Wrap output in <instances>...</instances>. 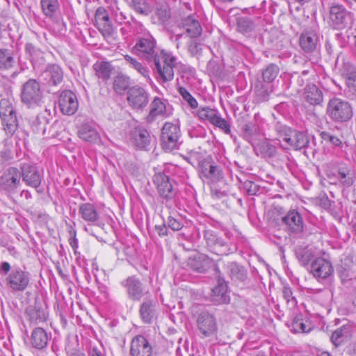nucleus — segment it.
Returning a JSON list of instances; mask_svg holds the SVG:
<instances>
[{
    "mask_svg": "<svg viewBox=\"0 0 356 356\" xmlns=\"http://www.w3.org/2000/svg\"><path fill=\"white\" fill-rule=\"evenodd\" d=\"M125 60L140 73L147 81H151L149 76V71L147 67L143 65L141 63L138 62L136 58H132L129 55L124 56Z\"/></svg>",
    "mask_w": 356,
    "mask_h": 356,
    "instance_id": "43",
    "label": "nucleus"
},
{
    "mask_svg": "<svg viewBox=\"0 0 356 356\" xmlns=\"http://www.w3.org/2000/svg\"><path fill=\"white\" fill-rule=\"evenodd\" d=\"M338 179L341 184L346 187H349L353 184V179L350 175L349 171L344 169H339L338 171Z\"/></svg>",
    "mask_w": 356,
    "mask_h": 356,
    "instance_id": "52",
    "label": "nucleus"
},
{
    "mask_svg": "<svg viewBox=\"0 0 356 356\" xmlns=\"http://www.w3.org/2000/svg\"><path fill=\"white\" fill-rule=\"evenodd\" d=\"M201 49V45L194 41H192L188 46V51L193 56L198 54Z\"/></svg>",
    "mask_w": 356,
    "mask_h": 356,
    "instance_id": "64",
    "label": "nucleus"
},
{
    "mask_svg": "<svg viewBox=\"0 0 356 356\" xmlns=\"http://www.w3.org/2000/svg\"><path fill=\"white\" fill-rule=\"evenodd\" d=\"M283 298L286 300L287 305L290 307H294L296 305V300L293 296L292 291L291 288L288 286H284L282 290Z\"/></svg>",
    "mask_w": 356,
    "mask_h": 356,
    "instance_id": "57",
    "label": "nucleus"
},
{
    "mask_svg": "<svg viewBox=\"0 0 356 356\" xmlns=\"http://www.w3.org/2000/svg\"><path fill=\"white\" fill-rule=\"evenodd\" d=\"M339 276L343 284H351L356 280V264L345 259L337 269Z\"/></svg>",
    "mask_w": 356,
    "mask_h": 356,
    "instance_id": "24",
    "label": "nucleus"
},
{
    "mask_svg": "<svg viewBox=\"0 0 356 356\" xmlns=\"http://www.w3.org/2000/svg\"><path fill=\"white\" fill-rule=\"evenodd\" d=\"M0 118L6 135L12 136L17 130L19 123L15 107L8 99L0 101Z\"/></svg>",
    "mask_w": 356,
    "mask_h": 356,
    "instance_id": "4",
    "label": "nucleus"
},
{
    "mask_svg": "<svg viewBox=\"0 0 356 356\" xmlns=\"http://www.w3.org/2000/svg\"><path fill=\"white\" fill-rule=\"evenodd\" d=\"M58 106L64 115H73L79 107L76 95L71 90L63 91L59 96Z\"/></svg>",
    "mask_w": 356,
    "mask_h": 356,
    "instance_id": "15",
    "label": "nucleus"
},
{
    "mask_svg": "<svg viewBox=\"0 0 356 356\" xmlns=\"http://www.w3.org/2000/svg\"><path fill=\"white\" fill-rule=\"evenodd\" d=\"M238 28L241 31H245V32L251 31L253 27V23L249 19H245V18L241 19L238 21Z\"/></svg>",
    "mask_w": 356,
    "mask_h": 356,
    "instance_id": "61",
    "label": "nucleus"
},
{
    "mask_svg": "<svg viewBox=\"0 0 356 356\" xmlns=\"http://www.w3.org/2000/svg\"><path fill=\"white\" fill-rule=\"evenodd\" d=\"M207 246L211 251L218 255L228 254L231 249L229 247L227 241L218 236L212 230L204 231V234Z\"/></svg>",
    "mask_w": 356,
    "mask_h": 356,
    "instance_id": "9",
    "label": "nucleus"
},
{
    "mask_svg": "<svg viewBox=\"0 0 356 356\" xmlns=\"http://www.w3.org/2000/svg\"><path fill=\"white\" fill-rule=\"evenodd\" d=\"M95 75L103 81L110 79L113 67L109 62L97 61L92 66Z\"/></svg>",
    "mask_w": 356,
    "mask_h": 356,
    "instance_id": "37",
    "label": "nucleus"
},
{
    "mask_svg": "<svg viewBox=\"0 0 356 356\" xmlns=\"http://www.w3.org/2000/svg\"><path fill=\"white\" fill-rule=\"evenodd\" d=\"M211 124L220 128L227 134L231 133L229 124L224 118H221L219 113Z\"/></svg>",
    "mask_w": 356,
    "mask_h": 356,
    "instance_id": "55",
    "label": "nucleus"
},
{
    "mask_svg": "<svg viewBox=\"0 0 356 356\" xmlns=\"http://www.w3.org/2000/svg\"><path fill=\"white\" fill-rule=\"evenodd\" d=\"M41 6L44 14L51 17L59 7L58 0H41Z\"/></svg>",
    "mask_w": 356,
    "mask_h": 356,
    "instance_id": "45",
    "label": "nucleus"
},
{
    "mask_svg": "<svg viewBox=\"0 0 356 356\" xmlns=\"http://www.w3.org/2000/svg\"><path fill=\"white\" fill-rule=\"evenodd\" d=\"M295 255L300 265L307 266L314 258L315 251L309 245H300L296 248Z\"/></svg>",
    "mask_w": 356,
    "mask_h": 356,
    "instance_id": "32",
    "label": "nucleus"
},
{
    "mask_svg": "<svg viewBox=\"0 0 356 356\" xmlns=\"http://www.w3.org/2000/svg\"><path fill=\"white\" fill-rule=\"evenodd\" d=\"M129 105L134 109L143 108L148 103V95L144 88L138 86L129 88L127 94Z\"/></svg>",
    "mask_w": 356,
    "mask_h": 356,
    "instance_id": "16",
    "label": "nucleus"
},
{
    "mask_svg": "<svg viewBox=\"0 0 356 356\" xmlns=\"http://www.w3.org/2000/svg\"><path fill=\"white\" fill-rule=\"evenodd\" d=\"M168 227L173 231H179L183 227V223L173 217L169 216L168 219Z\"/></svg>",
    "mask_w": 356,
    "mask_h": 356,
    "instance_id": "60",
    "label": "nucleus"
},
{
    "mask_svg": "<svg viewBox=\"0 0 356 356\" xmlns=\"http://www.w3.org/2000/svg\"><path fill=\"white\" fill-rule=\"evenodd\" d=\"M30 281V273L19 266H14L6 278V286L13 292L25 291L28 288Z\"/></svg>",
    "mask_w": 356,
    "mask_h": 356,
    "instance_id": "6",
    "label": "nucleus"
},
{
    "mask_svg": "<svg viewBox=\"0 0 356 356\" xmlns=\"http://www.w3.org/2000/svg\"><path fill=\"white\" fill-rule=\"evenodd\" d=\"M30 340L33 348L41 350L47 346L49 337L43 328L36 327L33 330Z\"/></svg>",
    "mask_w": 356,
    "mask_h": 356,
    "instance_id": "31",
    "label": "nucleus"
},
{
    "mask_svg": "<svg viewBox=\"0 0 356 356\" xmlns=\"http://www.w3.org/2000/svg\"><path fill=\"white\" fill-rule=\"evenodd\" d=\"M243 185L249 195H254L258 191L257 186L253 181H245Z\"/></svg>",
    "mask_w": 356,
    "mask_h": 356,
    "instance_id": "63",
    "label": "nucleus"
},
{
    "mask_svg": "<svg viewBox=\"0 0 356 356\" xmlns=\"http://www.w3.org/2000/svg\"><path fill=\"white\" fill-rule=\"evenodd\" d=\"M51 117L50 111L45 109L36 118L33 124V129L36 133L42 132L43 134L46 131V125L49 123Z\"/></svg>",
    "mask_w": 356,
    "mask_h": 356,
    "instance_id": "38",
    "label": "nucleus"
},
{
    "mask_svg": "<svg viewBox=\"0 0 356 356\" xmlns=\"http://www.w3.org/2000/svg\"><path fill=\"white\" fill-rule=\"evenodd\" d=\"M132 5L134 10L139 13L147 15L150 11V8L145 0H132Z\"/></svg>",
    "mask_w": 356,
    "mask_h": 356,
    "instance_id": "53",
    "label": "nucleus"
},
{
    "mask_svg": "<svg viewBox=\"0 0 356 356\" xmlns=\"http://www.w3.org/2000/svg\"><path fill=\"white\" fill-rule=\"evenodd\" d=\"M346 84L349 89V91L351 92L353 95H356V72H351L348 75L346 79Z\"/></svg>",
    "mask_w": 356,
    "mask_h": 356,
    "instance_id": "58",
    "label": "nucleus"
},
{
    "mask_svg": "<svg viewBox=\"0 0 356 356\" xmlns=\"http://www.w3.org/2000/svg\"><path fill=\"white\" fill-rule=\"evenodd\" d=\"M78 136L82 140L89 143H95L99 138V134L95 128L88 123L80 126L78 130Z\"/></svg>",
    "mask_w": 356,
    "mask_h": 356,
    "instance_id": "35",
    "label": "nucleus"
},
{
    "mask_svg": "<svg viewBox=\"0 0 356 356\" xmlns=\"http://www.w3.org/2000/svg\"><path fill=\"white\" fill-rule=\"evenodd\" d=\"M261 151L264 156L269 158L275 156L277 154L276 147L268 142L262 143Z\"/></svg>",
    "mask_w": 356,
    "mask_h": 356,
    "instance_id": "54",
    "label": "nucleus"
},
{
    "mask_svg": "<svg viewBox=\"0 0 356 356\" xmlns=\"http://www.w3.org/2000/svg\"><path fill=\"white\" fill-rule=\"evenodd\" d=\"M212 260L203 254H195L190 257L186 261V266L191 270L204 273L210 268Z\"/></svg>",
    "mask_w": 356,
    "mask_h": 356,
    "instance_id": "23",
    "label": "nucleus"
},
{
    "mask_svg": "<svg viewBox=\"0 0 356 356\" xmlns=\"http://www.w3.org/2000/svg\"><path fill=\"white\" fill-rule=\"evenodd\" d=\"M130 355L131 356H152V348L146 338L138 335L131 341Z\"/></svg>",
    "mask_w": 356,
    "mask_h": 356,
    "instance_id": "22",
    "label": "nucleus"
},
{
    "mask_svg": "<svg viewBox=\"0 0 356 356\" xmlns=\"http://www.w3.org/2000/svg\"><path fill=\"white\" fill-rule=\"evenodd\" d=\"M25 51L29 54L32 62L37 61L42 58V52L32 43H27L25 45Z\"/></svg>",
    "mask_w": 356,
    "mask_h": 356,
    "instance_id": "48",
    "label": "nucleus"
},
{
    "mask_svg": "<svg viewBox=\"0 0 356 356\" xmlns=\"http://www.w3.org/2000/svg\"><path fill=\"white\" fill-rule=\"evenodd\" d=\"M180 129L177 124L165 122L161 135L163 149L166 152H172L177 149L180 144Z\"/></svg>",
    "mask_w": 356,
    "mask_h": 356,
    "instance_id": "7",
    "label": "nucleus"
},
{
    "mask_svg": "<svg viewBox=\"0 0 356 356\" xmlns=\"http://www.w3.org/2000/svg\"><path fill=\"white\" fill-rule=\"evenodd\" d=\"M229 273L232 280L243 281L246 277V274L243 268L236 263H231L228 266Z\"/></svg>",
    "mask_w": 356,
    "mask_h": 356,
    "instance_id": "46",
    "label": "nucleus"
},
{
    "mask_svg": "<svg viewBox=\"0 0 356 356\" xmlns=\"http://www.w3.org/2000/svg\"><path fill=\"white\" fill-rule=\"evenodd\" d=\"M200 171L202 179L208 183H216L223 178L222 169L209 159L200 163Z\"/></svg>",
    "mask_w": 356,
    "mask_h": 356,
    "instance_id": "11",
    "label": "nucleus"
},
{
    "mask_svg": "<svg viewBox=\"0 0 356 356\" xmlns=\"http://www.w3.org/2000/svg\"><path fill=\"white\" fill-rule=\"evenodd\" d=\"M131 137L134 145L139 149H145L149 145V134L143 128H136L131 133Z\"/></svg>",
    "mask_w": 356,
    "mask_h": 356,
    "instance_id": "34",
    "label": "nucleus"
},
{
    "mask_svg": "<svg viewBox=\"0 0 356 356\" xmlns=\"http://www.w3.org/2000/svg\"><path fill=\"white\" fill-rule=\"evenodd\" d=\"M166 106L164 102L159 97H155L151 104L149 115L145 118L147 123L153 122L158 116H166Z\"/></svg>",
    "mask_w": 356,
    "mask_h": 356,
    "instance_id": "30",
    "label": "nucleus"
},
{
    "mask_svg": "<svg viewBox=\"0 0 356 356\" xmlns=\"http://www.w3.org/2000/svg\"><path fill=\"white\" fill-rule=\"evenodd\" d=\"M279 72L280 68L277 65L274 63L268 65L262 72L264 81L266 83L273 82L277 76Z\"/></svg>",
    "mask_w": 356,
    "mask_h": 356,
    "instance_id": "44",
    "label": "nucleus"
},
{
    "mask_svg": "<svg viewBox=\"0 0 356 356\" xmlns=\"http://www.w3.org/2000/svg\"><path fill=\"white\" fill-rule=\"evenodd\" d=\"M350 334V327L348 325H343L337 329L331 336V341L335 346H340Z\"/></svg>",
    "mask_w": 356,
    "mask_h": 356,
    "instance_id": "40",
    "label": "nucleus"
},
{
    "mask_svg": "<svg viewBox=\"0 0 356 356\" xmlns=\"http://www.w3.org/2000/svg\"><path fill=\"white\" fill-rule=\"evenodd\" d=\"M15 65V60L12 51L9 49H0V69L9 70Z\"/></svg>",
    "mask_w": 356,
    "mask_h": 356,
    "instance_id": "42",
    "label": "nucleus"
},
{
    "mask_svg": "<svg viewBox=\"0 0 356 356\" xmlns=\"http://www.w3.org/2000/svg\"><path fill=\"white\" fill-rule=\"evenodd\" d=\"M292 329L295 332H309L311 326L307 322H304L302 318H296L292 323Z\"/></svg>",
    "mask_w": 356,
    "mask_h": 356,
    "instance_id": "49",
    "label": "nucleus"
},
{
    "mask_svg": "<svg viewBox=\"0 0 356 356\" xmlns=\"http://www.w3.org/2000/svg\"><path fill=\"white\" fill-rule=\"evenodd\" d=\"M79 214L87 222H95L99 220L95 206L91 203H82L79 207Z\"/></svg>",
    "mask_w": 356,
    "mask_h": 356,
    "instance_id": "33",
    "label": "nucleus"
},
{
    "mask_svg": "<svg viewBox=\"0 0 356 356\" xmlns=\"http://www.w3.org/2000/svg\"><path fill=\"white\" fill-rule=\"evenodd\" d=\"M158 17L163 22L166 21L170 17V13L166 7H161L156 12Z\"/></svg>",
    "mask_w": 356,
    "mask_h": 356,
    "instance_id": "62",
    "label": "nucleus"
},
{
    "mask_svg": "<svg viewBox=\"0 0 356 356\" xmlns=\"http://www.w3.org/2000/svg\"><path fill=\"white\" fill-rule=\"evenodd\" d=\"M157 302L154 298H146L139 309L140 317L143 323H150L156 316Z\"/></svg>",
    "mask_w": 356,
    "mask_h": 356,
    "instance_id": "27",
    "label": "nucleus"
},
{
    "mask_svg": "<svg viewBox=\"0 0 356 356\" xmlns=\"http://www.w3.org/2000/svg\"><path fill=\"white\" fill-rule=\"evenodd\" d=\"M301 48L306 53L314 52L320 47L319 37L314 31L302 33L299 38Z\"/></svg>",
    "mask_w": 356,
    "mask_h": 356,
    "instance_id": "26",
    "label": "nucleus"
},
{
    "mask_svg": "<svg viewBox=\"0 0 356 356\" xmlns=\"http://www.w3.org/2000/svg\"><path fill=\"white\" fill-rule=\"evenodd\" d=\"M153 181L159 195L163 199L168 201L175 196V192L168 176L161 172L156 173L153 177Z\"/></svg>",
    "mask_w": 356,
    "mask_h": 356,
    "instance_id": "13",
    "label": "nucleus"
},
{
    "mask_svg": "<svg viewBox=\"0 0 356 356\" xmlns=\"http://www.w3.org/2000/svg\"><path fill=\"white\" fill-rule=\"evenodd\" d=\"M130 85V78L122 73L117 74L113 80L114 90L121 95L129 88Z\"/></svg>",
    "mask_w": 356,
    "mask_h": 356,
    "instance_id": "41",
    "label": "nucleus"
},
{
    "mask_svg": "<svg viewBox=\"0 0 356 356\" xmlns=\"http://www.w3.org/2000/svg\"><path fill=\"white\" fill-rule=\"evenodd\" d=\"M25 316L32 325H40L45 323L48 318L47 307L40 302L35 301L34 305H29L25 310Z\"/></svg>",
    "mask_w": 356,
    "mask_h": 356,
    "instance_id": "14",
    "label": "nucleus"
},
{
    "mask_svg": "<svg viewBox=\"0 0 356 356\" xmlns=\"http://www.w3.org/2000/svg\"><path fill=\"white\" fill-rule=\"evenodd\" d=\"M348 15V12L342 5H333L330 8V19L337 28L345 26Z\"/></svg>",
    "mask_w": 356,
    "mask_h": 356,
    "instance_id": "28",
    "label": "nucleus"
},
{
    "mask_svg": "<svg viewBox=\"0 0 356 356\" xmlns=\"http://www.w3.org/2000/svg\"><path fill=\"white\" fill-rule=\"evenodd\" d=\"M42 79L46 81L49 87L57 86L63 80V72L61 67L56 64L48 65L41 73Z\"/></svg>",
    "mask_w": 356,
    "mask_h": 356,
    "instance_id": "19",
    "label": "nucleus"
},
{
    "mask_svg": "<svg viewBox=\"0 0 356 356\" xmlns=\"http://www.w3.org/2000/svg\"><path fill=\"white\" fill-rule=\"evenodd\" d=\"M305 99L312 105H318L323 101V93L316 85H309L305 88Z\"/></svg>",
    "mask_w": 356,
    "mask_h": 356,
    "instance_id": "36",
    "label": "nucleus"
},
{
    "mask_svg": "<svg viewBox=\"0 0 356 356\" xmlns=\"http://www.w3.org/2000/svg\"><path fill=\"white\" fill-rule=\"evenodd\" d=\"M19 171L22 181L26 186L35 189L40 186L43 179V173L36 164L30 162L21 163Z\"/></svg>",
    "mask_w": 356,
    "mask_h": 356,
    "instance_id": "8",
    "label": "nucleus"
},
{
    "mask_svg": "<svg viewBox=\"0 0 356 356\" xmlns=\"http://www.w3.org/2000/svg\"><path fill=\"white\" fill-rule=\"evenodd\" d=\"M181 24L190 38H197L202 34V27L194 16H188L184 18Z\"/></svg>",
    "mask_w": 356,
    "mask_h": 356,
    "instance_id": "29",
    "label": "nucleus"
},
{
    "mask_svg": "<svg viewBox=\"0 0 356 356\" xmlns=\"http://www.w3.org/2000/svg\"><path fill=\"white\" fill-rule=\"evenodd\" d=\"M196 322L198 330L206 337L212 335L216 331V319L207 312H200Z\"/></svg>",
    "mask_w": 356,
    "mask_h": 356,
    "instance_id": "18",
    "label": "nucleus"
},
{
    "mask_svg": "<svg viewBox=\"0 0 356 356\" xmlns=\"http://www.w3.org/2000/svg\"><path fill=\"white\" fill-rule=\"evenodd\" d=\"M69 243L72 248L74 250V254H76V250L79 247L78 245V239L76 238V232L74 229H73L72 227H70V229L69 230Z\"/></svg>",
    "mask_w": 356,
    "mask_h": 356,
    "instance_id": "59",
    "label": "nucleus"
},
{
    "mask_svg": "<svg viewBox=\"0 0 356 356\" xmlns=\"http://www.w3.org/2000/svg\"><path fill=\"white\" fill-rule=\"evenodd\" d=\"M276 140L284 149H301L309 144L308 136L302 131L293 130L289 127L277 122L275 126Z\"/></svg>",
    "mask_w": 356,
    "mask_h": 356,
    "instance_id": "2",
    "label": "nucleus"
},
{
    "mask_svg": "<svg viewBox=\"0 0 356 356\" xmlns=\"http://www.w3.org/2000/svg\"><path fill=\"white\" fill-rule=\"evenodd\" d=\"M21 173L19 169L9 167L5 170L0 177V187L8 192H14L20 185Z\"/></svg>",
    "mask_w": 356,
    "mask_h": 356,
    "instance_id": "12",
    "label": "nucleus"
},
{
    "mask_svg": "<svg viewBox=\"0 0 356 356\" xmlns=\"http://www.w3.org/2000/svg\"><path fill=\"white\" fill-rule=\"evenodd\" d=\"M51 117L50 111L45 109L36 118L33 124V129L36 133L42 132L43 134L46 131V125L49 123Z\"/></svg>",
    "mask_w": 356,
    "mask_h": 356,
    "instance_id": "39",
    "label": "nucleus"
},
{
    "mask_svg": "<svg viewBox=\"0 0 356 356\" xmlns=\"http://www.w3.org/2000/svg\"><path fill=\"white\" fill-rule=\"evenodd\" d=\"M122 286L126 289L127 296L134 301L140 300L148 293L140 280L136 276H129L121 282Z\"/></svg>",
    "mask_w": 356,
    "mask_h": 356,
    "instance_id": "10",
    "label": "nucleus"
},
{
    "mask_svg": "<svg viewBox=\"0 0 356 356\" xmlns=\"http://www.w3.org/2000/svg\"><path fill=\"white\" fill-rule=\"evenodd\" d=\"M243 134L245 138H250L257 134L259 128L254 122H248L243 127Z\"/></svg>",
    "mask_w": 356,
    "mask_h": 356,
    "instance_id": "56",
    "label": "nucleus"
},
{
    "mask_svg": "<svg viewBox=\"0 0 356 356\" xmlns=\"http://www.w3.org/2000/svg\"><path fill=\"white\" fill-rule=\"evenodd\" d=\"M334 272L331 262L324 258L318 257L311 264L310 273L317 279H325Z\"/></svg>",
    "mask_w": 356,
    "mask_h": 356,
    "instance_id": "17",
    "label": "nucleus"
},
{
    "mask_svg": "<svg viewBox=\"0 0 356 356\" xmlns=\"http://www.w3.org/2000/svg\"><path fill=\"white\" fill-rule=\"evenodd\" d=\"M179 93L182 98L188 102V105L192 108H195L198 106L197 100L191 95V93L184 87H179L178 88Z\"/></svg>",
    "mask_w": 356,
    "mask_h": 356,
    "instance_id": "51",
    "label": "nucleus"
},
{
    "mask_svg": "<svg viewBox=\"0 0 356 356\" xmlns=\"http://www.w3.org/2000/svg\"><path fill=\"white\" fill-rule=\"evenodd\" d=\"M272 90L270 86L262 83H259L255 86V92L261 100L266 101L271 92Z\"/></svg>",
    "mask_w": 356,
    "mask_h": 356,
    "instance_id": "50",
    "label": "nucleus"
},
{
    "mask_svg": "<svg viewBox=\"0 0 356 356\" xmlns=\"http://www.w3.org/2000/svg\"><path fill=\"white\" fill-rule=\"evenodd\" d=\"M42 91L39 82L30 79L26 81L22 88V102L29 108L39 106L42 101Z\"/></svg>",
    "mask_w": 356,
    "mask_h": 356,
    "instance_id": "5",
    "label": "nucleus"
},
{
    "mask_svg": "<svg viewBox=\"0 0 356 356\" xmlns=\"http://www.w3.org/2000/svg\"><path fill=\"white\" fill-rule=\"evenodd\" d=\"M326 113L332 121L345 122L353 117V108L348 101L334 97L329 100Z\"/></svg>",
    "mask_w": 356,
    "mask_h": 356,
    "instance_id": "3",
    "label": "nucleus"
},
{
    "mask_svg": "<svg viewBox=\"0 0 356 356\" xmlns=\"http://www.w3.org/2000/svg\"><path fill=\"white\" fill-rule=\"evenodd\" d=\"M282 222L286 226L289 232L298 234L302 232L304 222L299 212L296 210L289 211L286 216L282 217Z\"/></svg>",
    "mask_w": 356,
    "mask_h": 356,
    "instance_id": "21",
    "label": "nucleus"
},
{
    "mask_svg": "<svg viewBox=\"0 0 356 356\" xmlns=\"http://www.w3.org/2000/svg\"><path fill=\"white\" fill-rule=\"evenodd\" d=\"M133 52L147 61L154 60L159 79L162 82H168L174 78L173 68L176 65V58L170 52L161 50L158 54L156 42L149 33L139 37L133 47Z\"/></svg>",
    "mask_w": 356,
    "mask_h": 356,
    "instance_id": "1",
    "label": "nucleus"
},
{
    "mask_svg": "<svg viewBox=\"0 0 356 356\" xmlns=\"http://www.w3.org/2000/svg\"><path fill=\"white\" fill-rule=\"evenodd\" d=\"M211 301L216 305L227 304L230 297L227 291V285L224 279L218 277L217 285L212 289Z\"/></svg>",
    "mask_w": 356,
    "mask_h": 356,
    "instance_id": "25",
    "label": "nucleus"
},
{
    "mask_svg": "<svg viewBox=\"0 0 356 356\" xmlns=\"http://www.w3.org/2000/svg\"><path fill=\"white\" fill-rule=\"evenodd\" d=\"M197 114L200 119L208 120L210 123H212L218 115V112L209 107H203L197 110Z\"/></svg>",
    "mask_w": 356,
    "mask_h": 356,
    "instance_id": "47",
    "label": "nucleus"
},
{
    "mask_svg": "<svg viewBox=\"0 0 356 356\" xmlns=\"http://www.w3.org/2000/svg\"><path fill=\"white\" fill-rule=\"evenodd\" d=\"M95 19L97 27L103 36H111L113 30L107 10L103 7H99L95 12Z\"/></svg>",
    "mask_w": 356,
    "mask_h": 356,
    "instance_id": "20",
    "label": "nucleus"
}]
</instances>
